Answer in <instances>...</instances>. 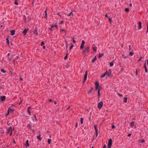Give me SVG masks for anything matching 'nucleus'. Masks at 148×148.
I'll use <instances>...</instances> for the list:
<instances>
[{
	"label": "nucleus",
	"instance_id": "1",
	"mask_svg": "<svg viewBox=\"0 0 148 148\" xmlns=\"http://www.w3.org/2000/svg\"><path fill=\"white\" fill-rule=\"evenodd\" d=\"M14 128H12V126H10L9 128L7 130V131L6 132L7 134H8L10 132H12V131L14 130Z\"/></svg>",
	"mask_w": 148,
	"mask_h": 148
},
{
	"label": "nucleus",
	"instance_id": "2",
	"mask_svg": "<svg viewBox=\"0 0 148 148\" xmlns=\"http://www.w3.org/2000/svg\"><path fill=\"white\" fill-rule=\"evenodd\" d=\"M112 140L111 139H110L108 141V148H110L112 145Z\"/></svg>",
	"mask_w": 148,
	"mask_h": 148
},
{
	"label": "nucleus",
	"instance_id": "3",
	"mask_svg": "<svg viewBox=\"0 0 148 148\" xmlns=\"http://www.w3.org/2000/svg\"><path fill=\"white\" fill-rule=\"evenodd\" d=\"M90 48L89 46H88L85 48L83 50V52L84 53L86 52L88 53L89 51Z\"/></svg>",
	"mask_w": 148,
	"mask_h": 148
},
{
	"label": "nucleus",
	"instance_id": "4",
	"mask_svg": "<svg viewBox=\"0 0 148 148\" xmlns=\"http://www.w3.org/2000/svg\"><path fill=\"white\" fill-rule=\"evenodd\" d=\"M95 89H101V88L99 86V83L97 82H96L95 83Z\"/></svg>",
	"mask_w": 148,
	"mask_h": 148
},
{
	"label": "nucleus",
	"instance_id": "5",
	"mask_svg": "<svg viewBox=\"0 0 148 148\" xmlns=\"http://www.w3.org/2000/svg\"><path fill=\"white\" fill-rule=\"evenodd\" d=\"M103 105V102H99L98 104V108L100 109L102 107Z\"/></svg>",
	"mask_w": 148,
	"mask_h": 148
},
{
	"label": "nucleus",
	"instance_id": "6",
	"mask_svg": "<svg viewBox=\"0 0 148 148\" xmlns=\"http://www.w3.org/2000/svg\"><path fill=\"white\" fill-rule=\"evenodd\" d=\"M88 73L87 71H86L85 73V74L84 76V80L83 81V82H85L86 80L87 79V76Z\"/></svg>",
	"mask_w": 148,
	"mask_h": 148
},
{
	"label": "nucleus",
	"instance_id": "7",
	"mask_svg": "<svg viewBox=\"0 0 148 148\" xmlns=\"http://www.w3.org/2000/svg\"><path fill=\"white\" fill-rule=\"evenodd\" d=\"M85 44V41L84 40H82V43L81 45L80 46V48L81 49H83L84 45Z\"/></svg>",
	"mask_w": 148,
	"mask_h": 148
},
{
	"label": "nucleus",
	"instance_id": "8",
	"mask_svg": "<svg viewBox=\"0 0 148 148\" xmlns=\"http://www.w3.org/2000/svg\"><path fill=\"white\" fill-rule=\"evenodd\" d=\"M28 30V29H25L22 32L23 33L24 35H25L26 34Z\"/></svg>",
	"mask_w": 148,
	"mask_h": 148
},
{
	"label": "nucleus",
	"instance_id": "9",
	"mask_svg": "<svg viewBox=\"0 0 148 148\" xmlns=\"http://www.w3.org/2000/svg\"><path fill=\"white\" fill-rule=\"evenodd\" d=\"M27 127L31 129V130H32L33 131H34V130H33V129L32 127H33V126H31L30 124H28L27 125Z\"/></svg>",
	"mask_w": 148,
	"mask_h": 148
},
{
	"label": "nucleus",
	"instance_id": "10",
	"mask_svg": "<svg viewBox=\"0 0 148 148\" xmlns=\"http://www.w3.org/2000/svg\"><path fill=\"white\" fill-rule=\"evenodd\" d=\"M5 97L4 96H1L0 97V99L2 101H3L5 100Z\"/></svg>",
	"mask_w": 148,
	"mask_h": 148
},
{
	"label": "nucleus",
	"instance_id": "11",
	"mask_svg": "<svg viewBox=\"0 0 148 148\" xmlns=\"http://www.w3.org/2000/svg\"><path fill=\"white\" fill-rule=\"evenodd\" d=\"M66 15L68 16H69L71 15L73 16V11H72L71 12L68 14H67Z\"/></svg>",
	"mask_w": 148,
	"mask_h": 148
},
{
	"label": "nucleus",
	"instance_id": "12",
	"mask_svg": "<svg viewBox=\"0 0 148 148\" xmlns=\"http://www.w3.org/2000/svg\"><path fill=\"white\" fill-rule=\"evenodd\" d=\"M146 62H145V64H144V68H145V72L146 73H147V72L148 71H147V68L146 66Z\"/></svg>",
	"mask_w": 148,
	"mask_h": 148
},
{
	"label": "nucleus",
	"instance_id": "13",
	"mask_svg": "<svg viewBox=\"0 0 148 148\" xmlns=\"http://www.w3.org/2000/svg\"><path fill=\"white\" fill-rule=\"evenodd\" d=\"M14 110V109H12L11 108H9L8 109V112H10L11 113H13Z\"/></svg>",
	"mask_w": 148,
	"mask_h": 148
},
{
	"label": "nucleus",
	"instance_id": "14",
	"mask_svg": "<svg viewBox=\"0 0 148 148\" xmlns=\"http://www.w3.org/2000/svg\"><path fill=\"white\" fill-rule=\"evenodd\" d=\"M139 26L138 28L139 29H141V23L140 22H138Z\"/></svg>",
	"mask_w": 148,
	"mask_h": 148
},
{
	"label": "nucleus",
	"instance_id": "15",
	"mask_svg": "<svg viewBox=\"0 0 148 148\" xmlns=\"http://www.w3.org/2000/svg\"><path fill=\"white\" fill-rule=\"evenodd\" d=\"M10 32L11 33V35L13 36L15 34V31L14 30H12Z\"/></svg>",
	"mask_w": 148,
	"mask_h": 148
},
{
	"label": "nucleus",
	"instance_id": "16",
	"mask_svg": "<svg viewBox=\"0 0 148 148\" xmlns=\"http://www.w3.org/2000/svg\"><path fill=\"white\" fill-rule=\"evenodd\" d=\"M109 71H110L109 72H107V74L106 75L108 76H110L111 74L110 70Z\"/></svg>",
	"mask_w": 148,
	"mask_h": 148
},
{
	"label": "nucleus",
	"instance_id": "17",
	"mask_svg": "<svg viewBox=\"0 0 148 148\" xmlns=\"http://www.w3.org/2000/svg\"><path fill=\"white\" fill-rule=\"evenodd\" d=\"M107 71H106V72H105L104 73V74H103V75L101 76V77L103 78V77H104L107 74Z\"/></svg>",
	"mask_w": 148,
	"mask_h": 148
},
{
	"label": "nucleus",
	"instance_id": "18",
	"mask_svg": "<svg viewBox=\"0 0 148 148\" xmlns=\"http://www.w3.org/2000/svg\"><path fill=\"white\" fill-rule=\"evenodd\" d=\"M138 142L139 143H143L145 142V141L144 139H142L141 140H138Z\"/></svg>",
	"mask_w": 148,
	"mask_h": 148
},
{
	"label": "nucleus",
	"instance_id": "19",
	"mask_svg": "<svg viewBox=\"0 0 148 148\" xmlns=\"http://www.w3.org/2000/svg\"><path fill=\"white\" fill-rule=\"evenodd\" d=\"M34 32L35 34L37 35H38V33L37 32V30L36 29H35L34 31Z\"/></svg>",
	"mask_w": 148,
	"mask_h": 148
},
{
	"label": "nucleus",
	"instance_id": "20",
	"mask_svg": "<svg viewBox=\"0 0 148 148\" xmlns=\"http://www.w3.org/2000/svg\"><path fill=\"white\" fill-rule=\"evenodd\" d=\"M92 88H91L90 90L88 91V93L89 94H90L91 93H92Z\"/></svg>",
	"mask_w": 148,
	"mask_h": 148
},
{
	"label": "nucleus",
	"instance_id": "21",
	"mask_svg": "<svg viewBox=\"0 0 148 148\" xmlns=\"http://www.w3.org/2000/svg\"><path fill=\"white\" fill-rule=\"evenodd\" d=\"M26 145H27V146H26V147H29V140H27L26 141Z\"/></svg>",
	"mask_w": 148,
	"mask_h": 148
},
{
	"label": "nucleus",
	"instance_id": "22",
	"mask_svg": "<svg viewBox=\"0 0 148 148\" xmlns=\"http://www.w3.org/2000/svg\"><path fill=\"white\" fill-rule=\"evenodd\" d=\"M37 138L39 140L41 141V138H40V135H39L37 137Z\"/></svg>",
	"mask_w": 148,
	"mask_h": 148
},
{
	"label": "nucleus",
	"instance_id": "23",
	"mask_svg": "<svg viewBox=\"0 0 148 148\" xmlns=\"http://www.w3.org/2000/svg\"><path fill=\"white\" fill-rule=\"evenodd\" d=\"M96 56H95L93 59L92 60V62L93 63L95 62V60H96Z\"/></svg>",
	"mask_w": 148,
	"mask_h": 148
},
{
	"label": "nucleus",
	"instance_id": "24",
	"mask_svg": "<svg viewBox=\"0 0 148 148\" xmlns=\"http://www.w3.org/2000/svg\"><path fill=\"white\" fill-rule=\"evenodd\" d=\"M101 89H98V97H99L100 96V90Z\"/></svg>",
	"mask_w": 148,
	"mask_h": 148
},
{
	"label": "nucleus",
	"instance_id": "25",
	"mask_svg": "<svg viewBox=\"0 0 148 148\" xmlns=\"http://www.w3.org/2000/svg\"><path fill=\"white\" fill-rule=\"evenodd\" d=\"M134 123L133 121H132L130 123V125L131 126H133L134 125Z\"/></svg>",
	"mask_w": 148,
	"mask_h": 148
},
{
	"label": "nucleus",
	"instance_id": "26",
	"mask_svg": "<svg viewBox=\"0 0 148 148\" xmlns=\"http://www.w3.org/2000/svg\"><path fill=\"white\" fill-rule=\"evenodd\" d=\"M103 56V54L99 53V58H100Z\"/></svg>",
	"mask_w": 148,
	"mask_h": 148
},
{
	"label": "nucleus",
	"instance_id": "27",
	"mask_svg": "<svg viewBox=\"0 0 148 148\" xmlns=\"http://www.w3.org/2000/svg\"><path fill=\"white\" fill-rule=\"evenodd\" d=\"M113 65V63L112 62H110V66H112Z\"/></svg>",
	"mask_w": 148,
	"mask_h": 148
},
{
	"label": "nucleus",
	"instance_id": "28",
	"mask_svg": "<svg viewBox=\"0 0 148 148\" xmlns=\"http://www.w3.org/2000/svg\"><path fill=\"white\" fill-rule=\"evenodd\" d=\"M51 142V140L49 139H48V143L49 144H50Z\"/></svg>",
	"mask_w": 148,
	"mask_h": 148
},
{
	"label": "nucleus",
	"instance_id": "29",
	"mask_svg": "<svg viewBox=\"0 0 148 148\" xmlns=\"http://www.w3.org/2000/svg\"><path fill=\"white\" fill-rule=\"evenodd\" d=\"M129 10L128 8H125V11L126 12H128L129 11Z\"/></svg>",
	"mask_w": 148,
	"mask_h": 148
},
{
	"label": "nucleus",
	"instance_id": "30",
	"mask_svg": "<svg viewBox=\"0 0 148 148\" xmlns=\"http://www.w3.org/2000/svg\"><path fill=\"white\" fill-rule=\"evenodd\" d=\"M80 122L81 124H82L83 123V118H81Z\"/></svg>",
	"mask_w": 148,
	"mask_h": 148
},
{
	"label": "nucleus",
	"instance_id": "31",
	"mask_svg": "<svg viewBox=\"0 0 148 148\" xmlns=\"http://www.w3.org/2000/svg\"><path fill=\"white\" fill-rule=\"evenodd\" d=\"M128 47H129V51H132V49L131 48V45H129L128 46Z\"/></svg>",
	"mask_w": 148,
	"mask_h": 148
},
{
	"label": "nucleus",
	"instance_id": "32",
	"mask_svg": "<svg viewBox=\"0 0 148 148\" xmlns=\"http://www.w3.org/2000/svg\"><path fill=\"white\" fill-rule=\"evenodd\" d=\"M134 54V53L132 52H130V53L129 55L130 56H132Z\"/></svg>",
	"mask_w": 148,
	"mask_h": 148
},
{
	"label": "nucleus",
	"instance_id": "33",
	"mask_svg": "<svg viewBox=\"0 0 148 148\" xmlns=\"http://www.w3.org/2000/svg\"><path fill=\"white\" fill-rule=\"evenodd\" d=\"M127 98L125 97L124 98V102H127Z\"/></svg>",
	"mask_w": 148,
	"mask_h": 148
},
{
	"label": "nucleus",
	"instance_id": "34",
	"mask_svg": "<svg viewBox=\"0 0 148 148\" xmlns=\"http://www.w3.org/2000/svg\"><path fill=\"white\" fill-rule=\"evenodd\" d=\"M95 132H96V134H96V138L98 135V133L97 132V130L95 131Z\"/></svg>",
	"mask_w": 148,
	"mask_h": 148
},
{
	"label": "nucleus",
	"instance_id": "35",
	"mask_svg": "<svg viewBox=\"0 0 148 148\" xmlns=\"http://www.w3.org/2000/svg\"><path fill=\"white\" fill-rule=\"evenodd\" d=\"M45 18H46L47 17V13L46 11V10L45 11Z\"/></svg>",
	"mask_w": 148,
	"mask_h": 148
},
{
	"label": "nucleus",
	"instance_id": "36",
	"mask_svg": "<svg viewBox=\"0 0 148 148\" xmlns=\"http://www.w3.org/2000/svg\"><path fill=\"white\" fill-rule=\"evenodd\" d=\"M34 118H35V119H33V121H36L37 119H36V116L35 115H34Z\"/></svg>",
	"mask_w": 148,
	"mask_h": 148
},
{
	"label": "nucleus",
	"instance_id": "37",
	"mask_svg": "<svg viewBox=\"0 0 148 148\" xmlns=\"http://www.w3.org/2000/svg\"><path fill=\"white\" fill-rule=\"evenodd\" d=\"M1 71L3 73H5L6 72L3 69H1Z\"/></svg>",
	"mask_w": 148,
	"mask_h": 148
},
{
	"label": "nucleus",
	"instance_id": "38",
	"mask_svg": "<svg viewBox=\"0 0 148 148\" xmlns=\"http://www.w3.org/2000/svg\"><path fill=\"white\" fill-rule=\"evenodd\" d=\"M73 44H72L70 47V49H71L73 48Z\"/></svg>",
	"mask_w": 148,
	"mask_h": 148
},
{
	"label": "nucleus",
	"instance_id": "39",
	"mask_svg": "<svg viewBox=\"0 0 148 148\" xmlns=\"http://www.w3.org/2000/svg\"><path fill=\"white\" fill-rule=\"evenodd\" d=\"M93 49L94 50V51L95 52H96L97 51V48H95V47H93Z\"/></svg>",
	"mask_w": 148,
	"mask_h": 148
},
{
	"label": "nucleus",
	"instance_id": "40",
	"mask_svg": "<svg viewBox=\"0 0 148 148\" xmlns=\"http://www.w3.org/2000/svg\"><path fill=\"white\" fill-rule=\"evenodd\" d=\"M53 28H54V26L53 25V26H51V27L50 29L51 30H53Z\"/></svg>",
	"mask_w": 148,
	"mask_h": 148
},
{
	"label": "nucleus",
	"instance_id": "41",
	"mask_svg": "<svg viewBox=\"0 0 148 148\" xmlns=\"http://www.w3.org/2000/svg\"><path fill=\"white\" fill-rule=\"evenodd\" d=\"M67 54L64 57V59L65 60H66L67 59Z\"/></svg>",
	"mask_w": 148,
	"mask_h": 148
},
{
	"label": "nucleus",
	"instance_id": "42",
	"mask_svg": "<svg viewBox=\"0 0 148 148\" xmlns=\"http://www.w3.org/2000/svg\"><path fill=\"white\" fill-rule=\"evenodd\" d=\"M14 3L16 5H17L18 4V2L16 1H15V2Z\"/></svg>",
	"mask_w": 148,
	"mask_h": 148
},
{
	"label": "nucleus",
	"instance_id": "43",
	"mask_svg": "<svg viewBox=\"0 0 148 148\" xmlns=\"http://www.w3.org/2000/svg\"><path fill=\"white\" fill-rule=\"evenodd\" d=\"M146 62V65H147L148 66V60H147L146 61H145V62Z\"/></svg>",
	"mask_w": 148,
	"mask_h": 148
},
{
	"label": "nucleus",
	"instance_id": "44",
	"mask_svg": "<svg viewBox=\"0 0 148 148\" xmlns=\"http://www.w3.org/2000/svg\"><path fill=\"white\" fill-rule=\"evenodd\" d=\"M10 113V112H8V113L6 114V116H7L8 115L9 113Z\"/></svg>",
	"mask_w": 148,
	"mask_h": 148
},
{
	"label": "nucleus",
	"instance_id": "45",
	"mask_svg": "<svg viewBox=\"0 0 148 148\" xmlns=\"http://www.w3.org/2000/svg\"><path fill=\"white\" fill-rule=\"evenodd\" d=\"M44 44V42H41V46H42Z\"/></svg>",
	"mask_w": 148,
	"mask_h": 148
},
{
	"label": "nucleus",
	"instance_id": "46",
	"mask_svg": "<svg viewBox=\"0 0 148 148\" xmlns=\"http://www.w3.org/2000/svg\"><path fill=\"white\" fill-rule=\"evenodd\" d=\"M28 114L29 115H30V114H31V113L29 111V110H28Z\"/></svg>",
	"mask_w": 148,
	"mask_h": 148
},
{
	"label": "nucleus",
	"instance_id": "47",
	"mask_svg": "<svg viewBox=\"0 0 148 148\" xmlns=\"http://www.w3.org/2000/svg\"><path fill=\"white\" fill-rule=\"evenodd\" d=\"M94 127H95V131H97V127H96V125H95L94 126Z\"/></svg>",
	"mask_w": 148,
	"mask_h": 148
},
{
	"label": "nucleus",
	"instance_id": "48",
	"mask_svg": "<svg viewBox=\"0 0 148 148\" xmlns=\"http://www.w3.org/2000/svg\"><path fill=\"white\" fill-rule=\"evenodd\" d=\"M73 42L74 43H75L76 42V41L74 38L73 39Z\"/></svg>",
	"mask_w": 148,
	"mask_h": 148
},
{
	"label": "nucleus",
	"instance_id": "49",
	"mask_svg": "<svg viewBox=\"0 0 148 148\" xmlns=\"http://www.w3.org/2000/svg\"><path fill=\"white\" fill-rule=\"evenodd\" d=\"M112 128H114L115 127L114 125H112Z\"/></svg>",
	"mask_w": 148,
	"mask_h": 148
},
{
	"label": "nucleus",
	"instance_id": "50",
	"mask_svg": "<svg viewBox=\"0 0 148 148\" xmlns=\"http://www.w3.org/2000/svg\"><path fill=\"white\" fill-rule=\"evenodd\" d=\"M54 27H55L56 28H57V25H56V24H55L54 26Z\"/></svg>",
	"mask_w": 148,
	"mask_h": 148
},
{
	"label": "nucleus",
	"instance_id": "51",
	"mask_svg": "<svg viewBox=\"0 0 148 148\" xmlns=\"http://www.w3.org/2000/svg\"><path fill=\"white\" fill-rule=\"evenodd\" d=\"M131 135V134H128L127 136H128L130 137Z\"/></svg>",
	"mask_w": 148,
	"mask_h": 148
},
{
	"label": "nucleus",
	"instance_id": "52",
	"mask_svg": "<svg viewBox=\"0 0 148 148\" xmlns=\"http://www.w3.org/2000/svg\"><path fill=\"white\" fill-rule=\"evenodd\" d=\"M119 96L120 97H122L123 96V95H122V94H119Z\"/></svg>",
	"mask_w": 148,
	"mask_h": 148
},
{
	"label": "nucleus",
	"instance_id": "53",
	"mask_svg": "<svg viewBox=\"0 0 148 148\" xmlns=\"http://www.w3.org/2000/svg\"><path fill=\"white\" fill-rule=\"evenodd\" d=\"M122 56V57H123L124 58H126V57L125 56V55H123Z\"/></svg>",
	"mask_w": 148,
	"mask_h": 148
},
{
	"label": "nucleus",
	"instance_id": "54",
	"mask_svg": "<svg viewBox=\"0 0 148 148\" xmlns=\"http://www.w3.org/2000/svg\"><path fill=\"white\" fill-rule=\"evenodd\" d=\"M148 32V25H147V30L146 31L147 33Z\"/></svg>",
	"mask_w": 148,
	"mask_h": 148
},
{
	"label": "nucleus",
	"instance_id": "55",
	"mask_svg": "<svg viewBox=\"0 0 148 148\" xmlns=\"http://www.w3.org/2000/svg\"><path fill=\"white\" fill-rule=\"evenodd\" d=\"M108 19L110 21V23H111V18H110V17Z\"/></svg>",
	"mask_w": 148,
	"mask_h": 148
},
{
	"label": "nucleus",
	"instance_id": "56",
	"mask_svg": "<svg viewBox=\"0 0 148 148\" xmlns=\"http://www.w3.org/2000/svg\"><path fill=\"white\" fill-rule=\"evenodd\" d=\"M77 126H78L77 123L75 125V127H77Z\"/></svg>",
	"mask_w": 148,
	"mask_h": 148
},
{
	"label": "nucleus",
	"instance_id": "57",
	"mask_svg": "<svg viewBox=\"0 0 148 148\" xmlns=\"http://www.w3.org/2000/svg\"><path fill=\"white\" fill-rule=\"evenodd\" d=\"M64 31L65 32V30L64 29H62L61 30V32H62V31Z\"/></svg>",
	"mask_w": 148,
	"mask_h": 148
},
{
	"label": "nucleus",
	"instance_id": "58",
	"mask_svg": "<svg viewBox=\"0 0 148 148\" xmlns=\"http://www.w3.org/2000/svg\"><path fill=\"white\" fill-rule=\"evenodd\" d=\"M129 5L130 7H132V4L131 3H130Z\"/></svg>",
	"mask_w": 148,
	"mask_h": 148
},
{
	"label": "nucleus",
	"instance_id": "59",
	"mask_svg": "<svg viewBox=\"0 0 148 148\" xmlns=\"http://www.w3.org/2000/svg\"><path fill=\"white\" fill-rule=\"evenodd\" d=\"M103 148H106V145H105L103 146Z\"/></svg>",
	"mask_w": 148,
	"mask_h": 148
},
{
	"label": "nucleus",
	"instance_id": "60",
	"mask_svg": "<svg viewBox=\"0 0 148 148\" xmlns=\"http://www.w3.org/2000/svg\"><path fill=\"white\" fill-rule=\"evenodd\" d=\"M30 107H29L28 108V110H29L30 108Z\"/></svg>",
	"mask_w": 148,
	"mask_h": 148
},
{
	"label": "nucleus",
	"instance_id": "61",
	"mask_svg": "<svg viewBox=\"0 0 148 148\" xmlns=\"http://www.w3.org/2000/svg\"><path fill=\"white\" fill-rule=\"evenodd\" d=\"M142 58V57H141V58L140 59L138 60V62L140 61L141 60V59Z\"/></svg>",
	"mask_w": 148,
	"mask_h": 148
},
{
	"label": "nucleus",
	"instance_id": "62",
	"mask_svg": "<svg viewBox=\"0 0 148 148\" xmlns=\"http://www.w3.org/2000/svg\"><path fill=\"white\" fill-rule=\"evenodd\" d=\"M10 132V136H12V132Z\"/></svg>",
	"mask_w": 148,
	"mask_h": 148
},
{
	"label": "nucleus",
	"instance_id": "63",
	"mask_svg": "<svg viewBox=\"0 0 148 148\" xmlns=\"http://www.w3.org/2000/svg\"><path fill=\"white\" fill-rule=\"evenodd\" d=\"M49 102H52V100H51V99H49Z\"/></svg>",
	"mask_w": 148,
	"mask_h": 148
},
{
	"label": "nucleus",
	"instance_id": "64",
	"mask_svg": "<svg viewBox=\"0 0 148 148\" xmlns=\"http://www.w3.org/2000/svg\"><path fill=\"white\" fill-rule=\"evenodd\" d=\"M43 47L44 49H45V47L44 46H43Z\"/></svg>",
	"mask_w": 148,
	"mask_h": 148
}]
</instances>
